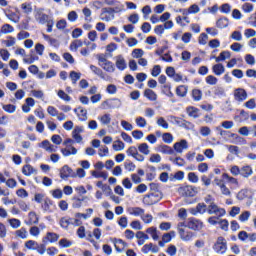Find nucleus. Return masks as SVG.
I'll list each match as a JSON object with an SVG mask.
<instances>
[{
    "mask_svg": "<svg viewBox=\"0 0 256 256\" xmlns=\"http://www.w3.org/2000/svg\"><path fill=\"white\" fill-rule=\"evenodd\" d=\"M163 199V193L161 191L151 192L143 197L142 203L144 205H155Z\"/></svg>",
    "mask_w": 256,
    "mask_h": 256,
    "instance_id": "obj_1",
    "label": "nucleus"
},
{
    "mask_svg": "<svg viewBox=\"0 0 256 256\" xmlns=\"http://www.w3.org/2000/svg\"><path fill=\"white\" fill-rule=\"evenodd\" d=\"M213 249L218 255H224V253H227V240L223 236L218 237Z\"/></svg>",
    "mask_w": 256,
    "mask_h": 256,
    "instance_id": "obj_2",
    "label": "nucleus"
},
{
    "mask_svg": "<svg viewBox=\"0 0 256 256\" xmlns=\"http://www.w3.org/2000/svg\"><path fill=\"white\" fill-rule=\"evenodd\" d=\"M179 195L182 197H195L197 195V187L195 186H181L178 189Z\"/></svg>",
    "mask_w": 256,
    "mask_h": 256,
    "instance_id": "obj_3",
    "label": "nucleus"
},
{
    "mask_svg": "<svg viewBox=\"0 0 256 256\" xmlns=\"http://www.w3.org/2000/svg\"><path fill=\"white\" fill-rule=\"evenodd\" d=\"M171 120L172 123H174V125H178V127H182L183 129H193V123L183 119V118H179L177 116H171Z\"/></svg>",
    "mask_w": 256,
    "mask_h": 256,
    "instance_id": "obj_4",
    "label": "nucleus"
},
{
    "mask_svg": "<svg viewBox=\"0 0 256 256\" xmlns=\"http://www.w3.org/2000/svg\"><path fill=\"white\" fill-rule=\"evenodd\" d=\"M207 213L209 215H218V217H223L226 211L223 208H219L215 202H211L207 207Z\"/></svg>",
    "mask_w": 256,
    "mask_h": 256,
    "instance_id": "obj_5",
    "label": "nucleus"
},
{
    "mask_svg": "<svg viewBox=\"0 0 256 256\" xmlns=\"http://www.w3.org/2000/svg\"><path fill=\"white\" fill-rule=\"evenodd\" d=\"M113 19H115V15L113 14L111 7H104L101 9L100 21L109 23V21H113Z\"/></svg>",
    "mask_w": 256,
    "mask_h": 256,
    "instance_id": "obj_6",
    "label": "nucleus"
},
{
    "mask_svg": "<svg viewBox=\"0 0 256 256\" xmlns=\"http://www.w3.org/2000/svg\"><path fill=\"white\" fill-rule=\"evenodd\" d=\"M60 177L61 179H69V177H72V179H75L77 177V174H75V171L69 167V165H64L60 169Z\"/></svg>",
    "mask_w": 256,
    "mask_h": 256,
    "instance_id": "obj_7",
    "label": "nucleus"
},
{
    "mask_svg": "<svg viewBox=\"0 0 256 256\" xmlns=\"http://www.w3.org/2000/svg\"><path fill=\"white\" fill-rule=\"evenodd\" d=\"M187 228L192 231H201L203 229V222L197 220L196 218H188Z\"/></svg>",
    "mask_w": 256,
    "mask_h": 256,
    "instance_id": "obj_8",
    "label": "nucleus"
},
{
    "mask_svg": "<svg viewBox=\"0 0 256 256\" xmlns=\"http://www.w3.org/2000/svg\"><path fill=\"white\" fill-rule=\"evenodd\" d=\"M191 215H197L198 213L200 215H204V213H207V206L205 203H198L195 208L190 209Z\"/></svg>",
    "mask_w": 256,
    "mask_h": 256,
    "instance_id": "obj_9",
    "label": "nucleus"
},
{
    "mask_svg": "<svg viewBox=\"0 0 256 256\" xmlns=\"http://www.w3.org/2000/svg\"><path fill=\"white\" fill-rule=\"evenodd\" d=\"M178 233L182 241H191V239L195 237V234L193 232L185 231V229L183 228H178Z\"/></svg>",
    "mask_w": 256,
    "mask_h": 256,
    "instance_id": "obj_10",
    "label": "nucleus"
},
{
    "mask_svg": "<svg viewBox=\"0 0 256 256\" xmlns=\"http://www.w3.org/2000/svg\"><path fill=\"white\" fill-rule=\"evenodd\" d=\"M234 98L236 101L243 102L247 99V91L243 88H237L234 90Z\"/></svg>",
    "mask_w": 256,
    "mask_h": 256,
    "instance_id": "obj_11",
    "label": "nucleus"
},
{
    "mask_svg": "<svg viewBox=\"0 0 256 256\" xmlns=\"http://www.w3.org/2000/svg\"><path fill=\"white\" fill-rule=\"evenodd\" d=\"M116 59V67L119 71H125L127 67V61L123 57V55H118L115 57Z\"/></svg>",
    "mask_w": 256,
    "mask_h": 256,
    "instance_id": "obj_12",
    "label": "nucleus"
},
{
    "mask_svg": "<svg viewBox=\"0 0 256 256\" xmlns=\"http://www.w3.org/2000/svg\"><path fill=\"white\" fill-rule=\"evenodd\" d=\"M57 243L59 241V235L53 232H47L46 236L42 239V243Z\"/></svg>",
    "mask_w": 256,
    "mask_h": 256,
    "instance_id": "obj_13",
    "label": "nucleus"
},
{
    "mask_svg": "<svg viewBox=\"0 0 256 256\" xmlns=\"http://www.w3.org/2000/svg\"><path fill=\"white\" fill-rule=\"evenodd\" d=\"M111 242L114 244L115 250L117 253H121L125 247H128L129 244L127 242L123 241V239H117V238H111ZM117 244L122 245L123 249L119 248Z\"/></svg>",
    "mask_w": 256,
    "mask_h": 256,
    "instance_id": "obj_14",
    "label": "nucleus"
},
{
    "mask_svg": "<svg viewBox=\"0 0 256 256\" xmlns=\"http://www.w3.org/2000/svg\"><path fill=\"white\" fill-rule=\"evenodd\" d=\"M35 19L36 21H38V23H40V25H45V23H47L49 20V15L41 12V11H37L35 14Z\"/></svg>",
    "mask_w": 256,
    "mask_h": 256,
    "instance_id": "obj_15",
    "label": "nucleus"
},
{
    "mask_svg": "<svg viewBox=\"0 0 256 256\" xmlns=\"http://www.w3.org/2000/svg\"><path fill=\"white\" fill-rule=\"evenodd\" d=\"M127 211L129 215H134V217H142V215H145V209L141 207H130Z\"/></svg>",
    "mask_w": 256,
    "mask_h": 256,
    "instance_id": "obj_16",
    "label": "nucleus"
},
{
    "mask_svg": "<svg viewBox=\"0 0 256 256\" xmlns=\"http://www.w3.org/2000/svg\"><path fill=\"white\" fill-rule=\"evenodd\" d=\"M189 145L187 144V140L183 139L180 142H176L174 144V151L176 153H183V149H188Z\"/></svg>",
    "mask_w": 256,
    "mask_h": 256,
    "instance_id": "obj_17",
    "label": "nucleus"
},
{
    "mask_svg": "<svg viewBox=\"0 0 256 256\" xmlns=\"http://www.w3.org/2000/svg\"><path fill=\"white\" fill-rule=\"evenodd\" d=\"M158 153H163L164 155H175V150L168 145H160L157 148Z\"/></svg>",
    "mask_w": 256,
    "mask_h": 256,
    "instance_id": "obj_18",
    "label": "nucleus"
},
{
    "mask_svg": "<svg viewBox=\"0 0 256 256\" xmlns=\"http://www.w3.org/2000/svg\"><path fill=\"white\" fill-rule=\"evenodd\" d=\"M80 133H83V128L79 126H76L72 131V137L75 139L76 143L83 141V137L79 135Z\"/></svg>",
    "mask_w": 256,
    "mask_h": 256,
    "instance_id": "obj_19",
    "label": "nucleus"
},
{
    "mask_svg": "<svg viewBox=\"0 0 256 256\" xmlns=\"http://www.w3.org/2000/svg\"><path fill=\"white\" fill-rule=\"evenodd\" d=\"M90 69H91L92 73H94V75H97L98 77H100V79L107 81V77L105 76V73L103 72V70L101 68L91 64Z\"/></svg>",
    "mask_w": 256,
    "mask_h": 256,
    "instance_id": "obj_20",
    "label": "nucleus"
},
{
    "mask_svg": "<svg viewBox=\"0 0 256 256\" xmlns=\"http://www.w3.org/2000/svg\"><path fill=\"white\" fill-rule=\"evenodd\" d=\"M240 175L241 177H244L245 179H248V177H251L253 175V168L251 166L246 165L240 168Z\"/></svg>",
    "mask_w": 256,
    "mask_h": 256,
    "instance_id": "obj_21",
    "label": "nucleus"
},
{
    "mask_svg": "<svg viewBox=\"0 0 256 256\" xmlns=\"http://www.w3.org/2000/svg\"><path fill=\"white\" fill-rule=\"evenodd\" d=\"M28 221H26V225H37L39 223V217L37 216V213L35 212H29L28 214Z\"/></svg>",
    "mask_w": 256,
    "mask_h": 256,
    "instance_id": "obj_22",
    "label": "nucleus"
},
{
    "mask_svg": "<svg viewBox=\"0 0 256 256\" xmlns=\"http://www.w3.org/2000/svg\"><path fill=\"white\" fill-rule=\"evenodd\" d=\"M106 105L109 107V109H119V107H121L122 103L119 100V98H113V99L106 101Z\"/></svg>",
    "mask_w": 256,
    "mask_h": 256,
    "instance_id": "obj_23",
    "label": "nucleus"
},
{
    "mask_svg": "<svg viewBox=\"0 0 256 256\" xmlns=\"http://www.w3.org/2000/svg\"><path fill=\"white\" fill-rule=\"evenodd\" d=\"M22 173L26 177H31L34 173H37V170L31 166V164H26L22 168Z\"/></svg>",
    "mask_w": 256,
    "mask_h": 256,
    "instance_id": "obj_24",
    "label": "nucleus"
},
{
    "mask_svg": "<svg viewBox=\"0 0 256 256\" xmlns=\"http://www.w3.org/2000/svg\"><path fill=\"white\" fill-rule=\"evenodd\" d=\"M186 113L189 117H193V119H198L199 117V109L195 106H189L186 108Z\"/></svg>",
    "mask_w": 256,
    "mask_h": 256,
    "instance_id": "obj_25",
    "label": "nucleus"
},
{
    "mask_svg": "<svg viewBox=\"0 0 256 256\" xmlns=\"http://www.w3.org/2000/svg\"><path fill=\"white\" fill-rule=\"evenodd\" d=\"M212 71H213L214 75H217L219 77V76L223 75V73H225V66H223V64H221V63L215 64L212 67Z\"/></svg>",
    "mask_w": 256,
    "mask_h": 256,
    "instance_id": "obj_26",
    "label": "nucleus"
},
{
    "mask_svg": "<svg viewBox=\"0 0 256 256\" xmlns=\"http://www.w3.org/2000/svg\"><path fill=\"white\" fill-rule=\"evenodd\" d=\"M216 27H218V29H225L226 27H229V19L227 17L219 18L216 21Z\"/></svg>",
    "mask_w": 256,
    "mask_h": 256,
    "instance_id": "obj_27",
    "label": "nucleus"
},
{
    "mask_svg": "<svg viewBox=\"0 0 256 256\" xmlns=\"http://www.w3.org/2000/svg\"><path fill=\"white\" fill-rule=\"evenodd\" d=\"M146 233H148V235H151L154 241H159V231L157 230L156 227L147 228Z\"/></svg>",
    "mask_w": 256,
    "mask_h": 256,
    "instance_id": "obj_28",
    "label": "nucleus"
},
{
    "mask_svg": "<svg viewBox=\"0 0 256 256\" xmlns=\"http://www.w3.org/2000/svg\"><path fill=\"white\" fill-rule=\"evenodd\" d=\"M213 94L215 97H227V93H225V88L221 86L214 87Z\"/></svg>",
    "mask_w": 256,
    "mask_h": 256,
    "instance_id": "obj_29",
    "label": "nucleus"
},
{
    "mask_svg": "<svg viewBox=\"0 0 256 256\" xmlns=\"http://www.w3.org/2000/svg\"><path fill=\"white\" fill-rule=\"evenodd\" d=\"M13 31H15V28H13V26H11V24H4V25H2L1 30H0V37L3 34L7 35L9 33H13Z\"/></svg>",
    "mask_w": 256,
    "mask_h": 256,
    "instance_id": "obj_30",
    "label": "nucleus"
},
{
    "mask_svg": "<svg viewBox=\"0 0 256 256\" xmlns=\"http://www.w3.org/2000/svg\"><path fill=\"white\" fill-rule=\"evenodd\" d=\"M188 87L185 85H180L176 88V95L178 97H187Z\"/></svg>",
    "mask_w": 256,
    "mask_h": 256,
    "instance_id": "obj_31",
    "label": "nucleus"
},
{
    "mask_svg": "<svg viewBox=\"0 0 256 256\" xmlns=\"http://www.w3.org/2000/svg\"><path fill=\"white\" fill-rule=\"evenodd\" d=\"M144 97H146V99H149V101H157V94L151 89H146L144 91Z\"/></svg>",
    "mask_w": 256,
    "mask_h": 256,
    "instance_id": "obj_32",
    "label": "nucleus"
},
{
    "mask_svg": "<svg viewBox=\"0 0 256 256\" xmlns=\"http://www.w3.org/2000/svg\"><path fill=\"white\" fill-rule=\"evenodd\" d=\"M225 59H231V52L225 50L220 53V55L216 58V63H221V61H225Z\"/></svg>",
    "mask_w": 256,
    "mask_h": 256,
    "instance_id": "obj_33",
    "label": "nucleus"
},
{
    "mask_svg": "<svg viewBox=\"0 0 256 256\" xmlns=\"http://www.w3.org/2000/svg\"><path fill=\"white\" fill-rule=\"evenodd\" d=\"M71 221H73V218L62 217L60 219V227H62V229H69V226L71 225Z\"/></svg>",
    "mask_w": 256,
    "mask_h": 256,
    "instance_id": "obj_34",
    "label": "nucleus"
},
{
    "mask_svg": "<svg viewBox=\"0 0 256 256\" xmlns=\"http://www.w3.org/2000/svg\"><path fill=\"white\" fill-rule=\"evenodd\" d=\"M21 9L25 15H30V13H33V6L31 3H22Z\"/></svg>",
    "mask_w": 256,
    "mask_h": 256,
    "instance_id": "obj_35",
    "label": "nucleus"
},
{
    "mask_svg": "<svg viewBox=\"0 0 256 256\" xmlns=\"http://www.w3.org/2000/svg\"><path fill=\"white\" fill-rule=\"evenodd\" d=\"M83 201H85V197L79 198V197H73V203H72V207L74 209H79V207H81V205L83 204Z\"/></svg>",
    "mask_w": 256,
    "mask_h": 256,
    "instance_id": "obj_36",
    "label": "nucleus"
},
{
    "mask_svg": "<svg viewBox=\"0 0 256 256\" xmlns=\"http://www.w3.org/2000/svg\"><path fill=\"white\" fill-rule=\"evenodd\" d=\"M24 245L26 249H30L31 251H36L37 245H39V243H37V241H34V240H28L25 242Z\"/></svg>",
    "mask_w": 256,
    "mask_h": 256,
    "instance_id": "obj_37",
    "label": "nucleus"
},
{
    "mask_svg": "<svg viewBox=\"0 0 256 256\" xmlns=\"http://www.w3.org/2000/svg\"><path fill=\"white\" fill-rule=\"evenodd\" d=\"M162 93H164V95H166L170 99H173V97H175V94H173V92L171 91V86H169L167 84H165L162 87Z\"/></svg>",
    "mask_w": 256,
    "mask_h": 256,
    "instance_id": "obj_38",
    "label": "nucleus"
},
{
    "mask_svg": "<svg viewBox=\"0 0 256 256\" xmlns=\"http://www.w3.org/2000/svg\"><path fill=\"white\" fill-rule=\"evenodd\" d=\"M203 97V92L200 89H193L192 90V99L195 101H201Z\"/></svg>",
    "mask_w": 256,
    "mask_h": 256,
    "instance_id": "obj_39",
    "label": "nucleus"
},
{
    "mask_svg": "<svg viewBox=\"0 0 256 256\" xmlns=\"http://www.w3.org/2000/svg\"><path fill=\"white\" fill-rule=\"evenodd\" d=\"M162 141H164V143H167V145H171V143H173V134L169 132L162 134Z\"/></svg>",
    "mask_w": 256,
    "mask_h": 256,
    "instance_id": "obj_40",
    "label": "nucleus"
},
{
    "mask_svg": "<svg viewBox=\"0 0 256 256\" xmlns=\"http://www.w3.org/2000/svg\"><path fill=\"white\" fill-rule=\"evenodd\" d=\"M102 69H104V71H107V73H115V64H113V62H107L106 65H101Z\"/></svg>",
    "mask_w": 256,
    "mask_h": 256,
    "instance_id": "obj_41",
    "label": "nucleus"
},
{
    "mask_svg": "<svg viewBox=\"0 0 256 256\" xmlns=\"http://www.w3.org/2000/svg\"><path fill=\"white\" fill-rule=\"evenodd\" d=\"M143 55H145V51H143V49H141V48H136L132 51V57L134 59H141V57H143Z\"/></svg>",
    "mask_w": 256,
    "mask_h": 256,
    "instance_id": "obj_42",
    "label": "nucleus"
},
{
    "mask_svg": "<svg viewBox=\"0 0 256 256\" xmlns=\"http://www.w3.org/2000/svg\"><path fill=\"white\" fill-rule=\"evenodd\" d=\"M112 13L115 15V13H121L125 11V6L123 4L116 3V5H113L111 7Z\"/></svg>",
    "mask_w": 256,
    "mask_h": 256,
    "instance_id": "obj_43",
    "label": "nucleus"
},
{
    "mask_svg": "<svg viewBox=\"0 0 256 256\" xmlns=\"http://www.w3.org/2000/svg\"><path fill=\"white\" fill-rule=\"evenodd\" d=\"M138 151H140V153H142L143 155H149V153H151L149 151V145L147 143H142L138 146Z\"/></svg>",
    "mask_w": 256,
    "mask_h": 256,
    "instance_id": "obj_44",
    "label": "nucleus"
},
{
    "mask_svg": "<svg viewBox=\"0 0 256 256\" xmlns=\"http://www.w3.org/2000/svg\"><path fill=\"white\" fill-rule=\"evenodd\" d=\"M16 237H20V239H27V228L22 227L19 230H16L15 232Z\"/></svg>",
    "mask_w": 256,
    "mask_h": 256,
    "instance_id": "obj_45",
    "label": "nucleus"
},
{
    "mask_svg": "<svg viewBox=\"0 0 256 256\" xmlns=\"http://www.w3.org/2000/svg\"><path fill=\"white\" fill-rule=\"evenodd\" d=\"M112 147H113L114 151H123V149H125V143H123V141H121V140H117L114 142Z\"/></svg>",
    "mask_w": 256,
    "mask_h": 256,
    "instance_id": "obj_46",
    "label": "nucleus"
},
{
    "mask_svg": "<svg viewBox=\"0 0 256 256\" xmlns=\"http://www.w3.org/2000/svg\"><path fill=\"white\" fill-rule=\"evenodd\" d=\"M92 177H95L96 179L102 178L106 180L109 177V174L107 172H100L98 173L97 171H92L91 172Z\"/></svg>",
    "mask_w": 256,
    "mask_h": 256,
    "instance_id": "obj_47",
    "label": "nucleus"
},
{
    "mask_svg": "<svg viewBox=\"0 0 256 256\" xmlns=\"http://www.w3.org/2000/svg\"><path fill=\"white\" fill-rule=\"evenodd\" d=\"M79 47H83V41L81 40H74L70 44V51H77Z\"/></svg>",
    "mask_w": 256,
    "mask_h": 256,
    "instance_id": "obj_48",
    "label": "nucleus"
},
{
    "mask_svg": "<svg viewBox=\"0 0 256 256\" xmlns=\"http://www.w3.org/2000/svg\"><path fill=\"white\" fill-rule=\"evenodd\" d=\"M70 79L72 80L73 85H76L77 81H79V79H81V73L71 71L70 72Z\"/></svg>",
    "mask_w": 256,
    "mask_h": 256,
    "instance_id": "obj_49",
    "label": "nucleus"
},
{
    "mask_svg": "<svg viewBox=\"0 0 256 256\" xmlns=\"http://www.w3.org/2000/svg\"><path fill=\"white\" fill-rule=\"evenodd\" d=\"M36 251L39 253V255H45V252L47 251V243L38 244L36 246Z\"/></svg>",
    "mask_w": 256,
    "mask_h": 256,
    "instance_id": "obj_50",
    "label": "nucleus"
},
{
    "mask_svg": "<svg viewBox=\"0 0 256 256\" xmlns=\"http://www.w3.org/2000/svg\"><path fill=\"white\" fill-rule=\"evenodd\" d=\"M99 120L102 125H109L111 123V114H104Z\"/></svg>",
    "mask_w": 256,
    "mask_h": 256,
    "instance_id": "obj_51",
    "label": "nucleus"
},
{
    "mask_svg": "<svg viewBox=\"0 0 256 256\" xmlns=\"http://www.w3.org/2000/svg\"><path fill=\"white\" fill-rule=\"evenodd\" d=\"M2 109H4L6 113H15L17 106L13 104H6L2 106Z\"/></svg>",
    "mask_w": 256,
    "mask_h": 256,
    "instance_id": "obj_52",
    "label": "nucleus"
},
{
    "mask_svg": "<svg viewBox=\"0 0 256 256\" xmlns=\"http://www.w3.org/2000/svg\"><path fill=\"white\" fill-rule=\"evenodd\" d=\"M135 122H136L137 127H141V128L147 127V120H145V118H143L141 116L137 117Z\"/></svg>",
    "mask_w": 256,
    "mask_h": 256,
    "instance_id": "obj_53",
    "label": "nucleus"
},
{
    "mask_svg": "<svg viewBox=\"0 0 256 256\" xmlns=\"http://www.w3.org/2000/svg\"><path fill=\"white\" fill-rule=\"evenodd\" d=\"M9 223L13 229H19V227H21V220L17 218L10 219Z\"/></svg>",
    "mask_w": 256,
    "mask_h": 256,
    "instance_id": "obj_54",
    "label": "nucleus"
},
{
    "mask_svg": "<svg viewBox=\"0 0 256 256\" xmlns=\"http://www.w3.org/2000/svg\"><path fill=\"white\" fill-rule=\"evenodd\" d=\"M208 39H209V36L206 33H201L198 38V43L200 45H207Z\"/></svg>",
    "mask_w": 256,
    "mask_h": 256,
    "instance_id": "obj_55",
    "label": "nucleus"
},
{
    "mask_svg": "<svg viewBox=\"0 0 256 256\" xmlns=\"http://www.w3.org/2000/svg\"><path fill=\"white\" fill-rule=\"evenodd\" d=\"M157 125L163 129H169V123L163 117L158 118Z\"/></svg>",
    "mask_w": 256,
    "mask_h": 256,
    "instance_id": "obj_56",
    "label": "nucleus"
},
{
    "mask_svg": "<svg viewBox=\"0 0 256 256\" xmlns=\"http://www.w3.org/2000/svg\"><path fill=\"white\" fill-rule=\"evenodd\" d=\"M251 217V212L249 211H244L242 214L239 216V221L242 223H245V221H249V218Z\"/></svg>",
    "mask_w": 256,
    "mask_h": 256,
    "instance_id": "obj_57",
    "label": "nucleus"
},
{
    "mask_svg": "<svg viewBox=\"0 0 256 256\" xmlns=\"http://www.w3.org/2000/svg\"><path fill=\"white\" fill-rule=\"evenodd\" d=\"M58 97L60 98V99H62L63 101H67V102H69V101H71V96H69L67 93H65V91H63V90H59L58 91Z\"/></svg>",
    "mask_w": 256,
    "mask_h": 256,
    "instance_id": "obj_58",
    "label": "nucleus"
},
{
    "mask_svg": "<svg viewBox=\"0 0 256 256\" xmlns=\"http://www.w3.org/2000/svg\"><path fill=\"white\" fill-rule=\"evenodd\" d=\"M247 193H249V190L247 189L240 190L237 194V199L239 201H243V199H247Z\"/></svg>",
    "mask_w": 256,
    "mask_h": 256,
    "instance_id": "obj_59",
    "label": "nucleus"
},
{
    "mask_svg": "<svg viewBox=\"0 0 256 256\" xmlns=\"http://www.w3.org/2000/svg\"><path fill=\"white\" fill-rule=\"evenodd\" d=\"M47 113L51 115V117H57L59 115V110L54 106H48Z\"/></svg>",
    "mask_w": 256,
    "mask_h": 256,
    "instance_id": "obj_60",
    "label": "nucleus"
},
{
    "mask_svg": "<svg viewBox=\"0 0 256 256\" xmlns=\"http://www.w3.org/2000/svg\"><path fill=\"white\" fill-rule=\"evenodd\" d=\"M188 181L191 183H199V176L195 172L188 173Z\"/></svg>",
    "mask_w": 256,
    "mask_h": 256,
    "instance_id": "obj_61",
    "label": "nucleus"
},
{
    "mask_svg": "<svg viewBox=\"0 0 256 256\" xmlns=\"http://www.w3.org/2000/svg\"><path fill=\"white\" fill-rule=\"evenodd\" d=\"M59 245L60 247H64V248H69L71 247V245H73V242H71L70 240L63 238L59 241Z\"/></svg>",
    "mask_w": 256,
    "mask_h": 256,
    "instance_id": "obj_62",
    "label": "nucleus"
},
{
    "mask_svg": "<svg viewBox=\"0 0 256 256\" xmlns=\"http://www.w3.org/2000/svg\"><path fill=\"white\" fill-rule=\"evenodd\" d=\"M139 151H137V147L131 146L127 149L126 153L129 157H134L137 155Z\"/></svg>",
    "mask_w": 256,
    "mask_h": 256,
    "instance_id": "obj_63",
    "label": "nucleus"
},
{
    "mask_svg": "<svg viewBox=\"0 0 256 256\" xmlns=\"http://www.w3.org/2000/svg\"><path fill=\"white\" fill-rule=\"evenodd\" d=\"M78 109H80L79 121H87V110L83 109L82 107H78Z\"/></svg>",
    "mask_w": 256,
    "mask_h": 256,
    "instance_id": "obj_64",
    "label": "nucleus"
}]
</instances>
